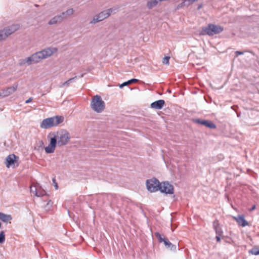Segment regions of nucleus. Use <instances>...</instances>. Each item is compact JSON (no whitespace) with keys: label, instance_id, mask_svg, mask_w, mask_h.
Wrapping results in <instances>:
<instances>
[{"label":"nucleus","instance_id":"obj_7","mask_svg":"<svg viewBox=\"0 0 259 259\" xmlns=\"http://www.w3.org/2000/svg\"><path fill=\"white\" fill-rule=\"evenodd\" d=\"M155 237L157 238L158 242H163L165 247L170 250H176V246L172 244L168 239L163 236L158 232H155L154 234Z\"/></svg>","mask_w":259,"mask_h":259},{"label":"nucleus","instance_id":"obj_34","mask_svg":"<svg viewBox=\"0 0 259 259\" xmlns=\"http://www.w3.org/2000/svg\"><path fill=\"white\" fill-rule=\"evenodd\" d=\"M53 202L51 201V200H49L47 203V206H46V207H47V206H49V205H52Z\"/></svg>","mask_w":259,"mask_h":259},{"label":"nucleus","instance_id":"obj_31","mask_svg":"<svg viewBox=\"0 0 259 259\" xmlns=\"http://www.w3.org/2000/svg\"><path fill=\"white\" fill-rule=\"evenodd\" d=\"M32 100H33V98L32 97H30L28 100H27L25 101V103L26 104L29 103H30L32 101Z\"/></svg>","mask_w":259,"mask_h":259},{"label":"nucleus","instance_id":"obj_8","mask_svg":"<svg viewBox=\"0 0 259 259\" xmlns=\"http://www.w3.org/2000/svg\"><path fill=\"white\" fill-rule=\"evenodd\" d=\"M160 183L156 178H153L147 180L146 186L148 190L150 192H154L159 190L160 188Z\"/></svg>","mask_w":259,"mask_h":259},{"label":"nucleus","instance_id":"obj_36","mask_svg":"<svg viewBox=\"0 0 259 259\" xmlns=\"http://www.w3.org/2000/svg\"><path fill=\"white\" fill-rule=\"evenodd\" d=\"M39 143H40V146H43L44 143H43V142L42 141H40Z\"/></svg>","mask_w":259,"mask_h":259},{"label":"nucleus","instance_id":"obj_27","mask_svg":"<svg viewBox=\"0 0 259 259\" xmlns=\"http://www.w3.org/2000/svg\"><path fill=\"white\" fill-rule=\"evenodd\" d=\"M193 121L196 123L203 125L205 120H202V119H201L199 118H197V119H194Z\"/></svg>","mask_w":259,"mask_h":259},{"label":"nucleus","instance_id":"obj_2","mask_svg":"<svg viewBox=\"0 0 259 259\" xmlns=\"http://www.w3.org/2000/svg\"><path fill=\"white\" fill-rule=\"evenodd\" d=\"M48 136H52L56 140L59 146H63L68 144L71 138L69 133L66 131L62 130L57 132L51 133Z\"/></svg>","mask_w":259,"mask_h":259},{"label":"nucleus","instance_id":"obj_23","mask_svg":"<svg viewBox=\"0 0 259 259\" xmlns=\"http://www.w3.org/2000/svg\"><path fill=\"white\" fill-rule=\"evenodd\" d=\"M203 125L210 129H214L216 128L215 124H214L212 121L209 120H205Z\"/></svg>","mask_w":259,"mask_h":259},{"label":"nucleus","instance_id":"obj_24","mask_svg":"<svg viewBox=\"0 0 259 259\" xmlns=\"http://www.w3.org/2000/svg\"><path fill=\"white\" fill-rule=\"evenodd\" d=\"M157 3V0H148L147 6L150 9L156 6Z\"/></svg>","mask_w":259,"mask_h":259},{"label":"nucleus","instance_id":"obj_37","mask_svg":"<svg viewBox=\"0 0 259 259\" xmlns=\"http://www.w3.org/2000/svg\"><path fill=\"white\" fill-rule=\"evenodd\" d=\"M55 187H56V189H58V185H57V183H55Z\"/></svg>","mask_w":259,"mask_h":259},{"label":"nucleus","instance_id":"obj_26","mask_svg":"<svg viewBox=\"0 0 259 259\" xmlns=\"http://www.w3.org/2000/svg\"><path fill=\"white\" fill-rule=\"evenodd\" d=\"M76 78V76H75V77H73V78H70L69 79H68V80H67L66 81L64 82L62 85V87H64V86H68L70 83L72 82L73 81V80L75 78Z\"/></svg>","mask_w":259,"mask_h":259},{"label":"nucleus","instance_id":"obj_10","mask_svg":"<svg viewBox=\"0 0 259 259\" xmlns=\"http://www.w3.org/2000/svg\"><path fill=\"white\" fill-rule=\"evenodd\" d=\"M111 9H108L102 12L94 18L92 22L96 23L104 20L111 15Z\"/></svg>","mask_w":259,"mask_h":259},{"label":"nucleus","instance_id":"obj_15","mask_svg":"<svg viewBox=\"0 0 259 259\" xmlns=\"http://www.w3.org/2000/svg\"><path fill=\"white\" fill-rule=\"evenodd\" d=\"M213 228L214 229L217 235H219V236H221L222 235L223 232L221 227H220V225L218 220H215L213 221Z\"/></svg>","mask_w":259,"mask_h":259},{"label":"nucleus","instance_id":"obj_29","mask_svg":"<svg viewBox=\"0 0 259 259\" xmlns=\"http://www.w3.org/2000/svg\"><path fill=\"white\" fill-rule=\"evenodd\" d=\"M250 252L252 253V254H254V255L259 254V250H258L256 248L252 249Z\"/></svg>","mask_w":259,"mask_h":259},{"label":"nucleus","instance_id":"obj_18","mask_svg":"<svg viewBox=\"0 0 259 259\" xmlns=\"http://www.w3.org/2000/svg\"><path fill=\"white\" fill-rule=\"evenodd\" d=\"M32 63L30 57H27L25 59H20L19 60V65L20 66H23L25 65H30Z\"/></svg>","mask_w":259,"mask_h":259},{"label":"nucleus","instance_id":"obj_16","mask_svg":"<svg viewBox=\"0 0 259 259\" xmlns=\"http://www.w3.org/2000/svg\"><path fill=\"white\" fill-rule=\"evenodd\" d=\"M63 20L61 14L58 15L52 18L48 22L49 25H54L58 23L61 22Z\"/></svg>","mask_w":259,"mask_h":259},{"label":"nucleus","instance_id":"obj_39","mask_svg":"<svg viewBox=\"0 0 259 259\" xmlns=\"http://www.w3.org/2000/svg\"><path fill=\"white\" fill-rule=\"evenodd\" d=\"M83 76V74H82L81 75H80V77H82Z\"/></svg>","mask_w":259,"mask_h":259},{"label":"nucleus","instance_id":"obj_6","mask_svg":"<svg viewBox=\"0 0 259 259\" xmlns=\"http://www.w3.org/2000/svg\"><path fill=\"white\" fill-rule=\"evenodd\" d=\"M19 28V26L16 24L6 27L4 30L0 31V41L6 39L8 36L15 32Z\"/></svg>","mask_w":259,"mask_h":259},{"label":"nucleus","instance_id":"obj_14","mask_svg":"<svg viewBox=\"0 0 259 259\" xmlns=\"http://www.w3.org/2000/svg\"><path fill=\"white\" fill-rule=\"evenodd\" d=\"M165 101L163 100H159L152 103L150 107L152 108L155 109H161L164 106Z\"/></svg>","mask_w":259,"mask_h":259},{"label":"nucleus","instance_id":"obj_28","mask_svg":"<svg viewBox=\"0 0 259 259\" xmlns=\"http://www.w3.org/2000/svg\"><path fill=\"white\" fill-rule=\"evenodd\" d=\"M169 59H170V57H168V56L164 57L163 58V60H162V63L164 64L169 65Z\"/></svg>","mask_w":259,"mask_h":259},{"label":"nucleus","instance_id":"obj_1","mask_svg":"<svg viewBox=\"0 0 259 259\" xmlns=\"http://www.w3.org/2000/svg\"><path fill=\"white\" fill-rule=\"evenodd\" d=\"M58 49L56 48L49 47L40 51L37 52L30 56L32 63H37L41 60L51 57L53 54L57 52Z\"/></svg>","mask_w":259,"mask_h":259},{"label":"nucleus","instance_id":"obj_19","mask_svg":"<svg viewBox=\"0 0 259 259\" xmlns=\"http://www.w3.org/2000/svg\"><path fill=\"white\" fill-rule=\"evenodd\" d=\"M12 219L11 215L6 214L3 212H0V220L4 222H7Z\"/></svg>","mask_w":259,"mask_h":259},{"label":"nucleus","instance_id":"obj_3","mask_svg":"<svg viewBox=\"0 0 259 259\" xmlns=\"http://www.w3.org/2000/svg\"><path fill=\"white\" fill-rule=\"evenodd\" d=\"M64 117L62 116H55L44 119L40 124L42 128L48 129L53 126H56L64 121Z\"/></svg>","mask_w":259,"mask_h":259},{"label":"nucleus","instance_id":"obj_22","mask_svg":"<svg viewBox=\"0 0 259 259\" xmlns=\"http://www.w3.org/2000/svg\"><path fill=\"white\" fill-rule=\"evenodd\" d=\"M139 81L138 79H135V78H133V79H131L127 81H125L123 83H122V84H120L119 85V88H122L124 86H126V85H127L130 84H131L132 83H135V82H137Z\"/></svg>","mask_w":259,"mask_h":259},{"label":"nucleus","instance_id":"obj_35","mask_svg":"<svg viewBox=\"0 0 259 259\" xmlns=\"http://www.w3.org/2000/svg\"><path fill=\"white\" fill-rule=\"evenodd\" d=\"M255 208V205H253L250 209V211H252L253 210H254Z\"/></svg>","mask_w":259,"mask_h":259},{"label":"nucleus","instance_id":"obj_30","mask_svg":"<svg viewBox=\"0 0 259 259\" xmlns=\"http://www.w3.org/2000/svg\"><path fill=\"white\" fill-rule=\"evenodd\" d=\"M235 53L236 54V57H237L239 55H243V52H241V51H236L235 52Z\"/></svg>","mask_w":259,"mask_h":259},{"label":"nucleus","instance_id":"obj_38","mask_svg":"<svg viewBox=\"0 0 259 259\" xmlns=\"http://www.w3.org/2000/svg\"><path fill=\"white\" fill-rule=\"evenodd\" d=\"M201 8V5H200V6L198 7V9H200Z\"/></svg>","mask_w":259,"mask_h":259},{"label":"nucleus","instance_id":"obj_13","mask_svg":"<svg viewBox=\"0 0 259 259\" xmlns=\"http://www.w3.org/2000/svg\"><path fill=\"white\" fill-rule=\"evenodd\" d=\"M234 219L238 224L242 227L248 225V223L245 220L243 215H238L237 217H234Z\"/></svg>","mask_w":259,"mask_h":259},{"label":"nucleus","instance_id":"obj_17","mask_svg":"<svg viewBox=\"0 0 259 259\" xmlns=\"http://www.w3.org/2000/svg\"><path fill=\"white\" fill-rule=\"evenodd\" d=\"M16 156L14 154H10L6 158V166L9 167L10 165L14 163Z\"/></svg>","mask_w":259,"mask_h":259},{"label":"nucleus","instance_id":"obj_12","mask_svg":"<svg viewBox=\"0 0 259 259\" xmlns=\"http://www.w3.org/2000/svg\"><path fill=\"white\" fill-rule=\"evenodd\" d=\"M17 87L18 85H16L15 86L10 87L5 89L0 93V96L3 97L8 96L14 93L16 91Z\"/></svg>","mask_w":259,"mask_h":259},{"label":"nucleus","instance_id":"obj_33","mask_svg":"<svg viewBox=\"0 0 259 259\" xmlns=\"http://www.w3.org/2000/svg\"><path fill=\"white\" fill-rule=\"evenodd\" d=\"M216 239L218 242H220L221 240L220 236H219V235H217L216 236Z\"/></svg>","mask_w":259,"mask_h":259},{"label":"nucleus","instance_id":"obj_9","mask_svg":"<svg viewBox=\"0 0 259 259\" xmlns=\"http://www.w3.org/2000/svg\"><path fill=\"white\" fill-rule=\"evenodd\" d=\"M160 189H159L162 193L172 194L174 193V187L167 182H164L160 184Z\"/></svg>","mask_w":259,"mask_h":259},{"label":"nucleus","instance_id":"obj_25","mask_svg":"<svg viewBox=\"0 0 259 259\" xmlns=\"http://www.w3.org/2000/svg\"><path fill=\"white\" fill-rule=\"evenodd\" d=\"M6 240L5 234L4 231L0 233V243L3 244L5 242Z\"/></svg>","mask_w":259,"mask_h":259},{"label":"nucleus","instance_id":"obj_21","mask_svg":"<svg viewBox=\"0 0 259 259\" xmlns=\"http://www.w3.org/2000/svg\"><path fill=\"white\" fill-rule=\"evenodd\" d=\"M73 10L72 9H69L67 10L66 11L62 12L61 14H60L63 18V19L68 16L71 15L73 13Z\"/></svg>","mask_w":259,"mask_h":259},{"label":"nucleus","instance_id":"obj_11","mask_svg":"<svg viewBox=\"0 0 259 259\" xmlns=\"http://www.w3.org/2000/svg\"><path fill=\"white\" fill-rule=\"evenodd\" d=\"M50 137V144L45 148V152L47 153L50 154L54 152L56 145L57 142L55 138H52V136Z\"/></svg>","mask_w":259,"mask_h":259},{"label":"nucleus","instance_id":"obj_32","mask_svg":"<svg viewBox=\"0 0 259 259\" xmlns=\"http://www.w3.org/2000/svg\"><path fill=\"white\" fill-rule=\"evenodd\" d=\"M34 188H36L35 187H34L33 188V187H31L30 188V192L31 193H33L35 195V192H34Z\"/></svg>","mask_w":259,"mask_h":259},{"label":"nucleus","instance_id":"obj_4","mask_svg":"<svg viewBox=\"0 0 259 259\" xmlns=\"http://www.w3.org/2000/svg\"><path fill=\"white\" fill-rule=\"evenodd\" d=\"M91 107L94 111L97 113H101L105 108V103L102 100L101 96L96 95L92 99Z\"/></svg>","mask_w":259,"mask_h":259},{"label":"nucleus","instance_id":"obj_40","mask_svg":"<svg viewBox=\"0 0 259 259\" xmlns=\"http://www.w3.org/2000/svg\"><path fill=\"white\" fill-rule=\"evenodd\" d=\"M185 2H184L183 3L181 4V5H183V4L185 5Z\"/></svg>","mask_w":259,"mask_h":259},{"label":"nucleus","instance_id":"obj_20","mask_svg":"<svg viewBox=\"0 0 259 259\" xmlns=\"http://www.w3.org/2000/svg\"><path fill=\"white\" fill-rule=\"evenodd\" d=\"M35 195L37 197H41L46 195V193L40 188H34Z\"/></svg>","mask_w":259,"mask_h":259},{"label":"nucleus","instance_id":"obj_5","mask_svg":"<svg viewBox=\"0 0 259 259\" xmlns=\"http://www.w3.org/2000/svg\"><path fill=\"white\" fill-rule=\"evenodd\" d=\"M223 30V28L219 25L209 24L207 26L203 27L201 33L203 35L208 34L209 36L221 33Z\"/></svg>","mask_w":259,"mask_h":259}]
</instances>
